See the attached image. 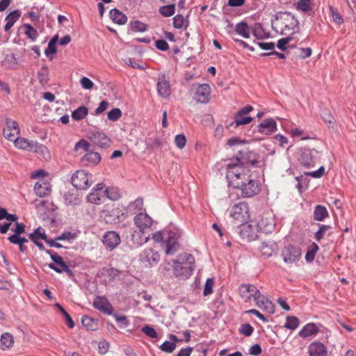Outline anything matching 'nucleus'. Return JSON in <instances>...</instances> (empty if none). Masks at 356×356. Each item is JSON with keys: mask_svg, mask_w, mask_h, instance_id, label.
<instances>
[{"mask_svg": "<svg viewBox=\"0 0 356 356\" xmlns=\"http://www.w3.org/2000/svg\"><path fill=\"white\" fill-rule=\"evenodd\" d=\"M211 88L209 84L203 83L198 86L194 99L200 103L206 104L210 100Z\"/></svg>", "mask_w": 356, "mask_h": 356, "instance_id": "obj_16", "label": "nucleus"}, {"mask_svg": "<svg viewBox=\"0 0 356 356\" xmlns=\"http://www.w3.org/2000/svg\"><path fill=\"white\" fill-rule=\"evenodd\" d=\"M331 229L328 225H321L318 229L314 234V238L316 241L320 242L325 236L326 232Z\"/></svg>", "mask_w": 356, "mask_h": 356, "instance_id": "obj_50", "label": "nucleus"}, {"mask_svg": "<svg viewBox=\"0 0 356 356\" xmlns=\"http://www.w3.org/2000/svg\"><path fill=\"white\" fill-rule=\"evenodd\" d=\"M252 121V118L250 116H238L236 113L234 115V120L230 122L227 127L229 128L234 125L235 127H238L241 125L248 124Z\"/></svg>", "mask_w": 356, "mask_h": 356, "instance_id": "obj_37", "label": "nucleus"}, {"mask_svg": "<svg viewBox=\"0 0 356 356\" xmlns=\"http://www.w3.org/2000/svg\"><path fill=\"white\" fill-rule=\"evenodd\" d=\"M34 191L38 196L40 197H47L51 193V185L47 181L40 180L35 183Z\"/></svg>", "mask_w": 356, "mask_h": 356, "instance_id": "obj_24", "label": "nucleus"}, {"mask_svg": "<svg viewBox=\"0 0 356 356\" xmlns=\"http://www.w3.org/2000/svg\"><path fill=\"white\" fill-rule=\"evenodd\" d=\"M120 243V236L115 231H106L102 236V243L108 251H113Z\"/></svg>", "mask_w": 356, "mask_h": 356, "instance_id": "obj_11", "label": "nucleus"}, {"mask_svg": "<svg viewBox=\"0 0 356 356\" xmlns=\"http://www.w3.org/2000/svg\"><path fill=\"white\" fill-rule=\"evenodd\" d=\"M213 279L208 278L206 280L203 294L204 296H207L213 293Z\"/></svg>", "mask_w": 356, "mask_h": 356, "instance_id": "obj_62", "label": "nucleus"}, {"mask_svg": "<svg viewBox=\"0 0 356 356\" xmlns=\"http://www.w3.org/2000/svg\"><path fill=\"white\" fill-rule=\"evenodd\" d=\"M238 189L241 191L243 197H252L260 193L261 186L259 181L252 179L250 175L249 179L243 183V186H240Z\"/></svg>", "mask_w": 356, "mask_h": 356, "instance_id": "obj_9", "label": "nucleus"}, {"mask_svg": "<svg viewBox=\"0 0 356 356\" xmlns=\"http://www.w3.org/2000/svg\"><path fill=\"white\" fill-rule=\"evenodd\" d=\"M173 270L177 277L187 279L193 274L195 268V257L186 252L181 253L173 261Z\"/></svg>", "mask_w": 356, "mask_h": 356, "instance_id": "obj_2", "label": "nucleus"}, {"mask_svg": "<svg viewBox=\"0 0 356 356\" xmlns=\"http://www.w3.org/2000/svg\"><path fill=\"white\" fill-rule=\"evenodd\" d=\"M26 35L31 39L32 41H35L38 37V31L31 24H25L24 25Z\"/></svg>", "mask_w": 356, "mask_h": 356, "instance_id": "obj_47", "label": "nucleus"}, {"mask_svg": "<svg viewBox=\"0 0 356 356\" xmlns=\"http://www.w3.org/2000/svg\"><path fill=\"white\" fill-rule=\"evenodd\" d=\"M88 113V109L85 106H79L72 113L73 120L79 121L84 119Z\"/></svg>", "mask_w": 356, "mask_h": 356, "instance_id": "obj_42", "label": "nucleus"}, {"mask_svg": "<svg viewBox=\"0 0 356 356\" xmlns=\"http://www.w3.org/2000/svg\"><path fill=\"white\" fill-rule=\"evenodd\" d=\"M134 224L138 227L139 230L145 231V229L150 228L152 225V219L144 213H138L134 219Z\"/></svg>", "mask_w": 356, "mask_h": 356, "instance_id": "obj_18", "label": "nucleus"}, {"mask_svg": "<svg viewBox=\"0 0 356 356\" xmlns=\"http://www.w3.org/2000/svg\"><path fill=\"white\" fill-rule=\"evenodd\" d=\"M239 292L243 298L250 300L259 296V290L252 284H242L239 287Z\"/></svg>", "mask_w": 356, "mask_h": 356, "instance_id": "obj_20", "label": "nucleus"}, {"mask_svg": "<svg viewBox=\"0 0 356 356\" xmlns=\"http://www.w3.org/2000/svg\"><path fill=\"white\" fill-rule=\"evenodd\" d=\"M122 116V111L118 108L111 109L107 113V118L109 120L117 121Z\"/></svg>", "mask_w": 356, "mask_h": 356, "instance_id": "obj_57", "label": "nucleus"}, {"mask_svg": "<svg viewBox=\"0 0 356 356\" xmlns=\"http://www.w3.org/2000/svg\"><path fill=\"white\" fill-rule=\"evenodd\" d=\"M313 152H315L316 153L318 152L314 149H310L307 148H305L301 151L300 157L298 159V161L301 165L307 168H312L315 165L316 159L313 156Z\"/></svg>", "mask_w": 356, "mask_h": 356, "instance_id": "obj_15", "label": "nucleus"}, {"mask_svg": "<svg viewBox=\"0 0 356 356\" xmlns=\"http://www.w3.org/2000/svg\"><path fill=\"white\" fill-rule=\"evenodd\" d=\"M38 79L39 81L40 84L42 86H46L49 81V69L47 66L44 65L41 67V69L38 72Z\"/></svg>", "mask_w": 356, "mask_h": 356, "instance_id": "obj_40", "label": "nucleus"}, {"mask_svg": "<svg viewBox=\"0 0 356 356\" xmlns=\"http://www.w3.org/2000/svg\"><path fill=\"white\" fill-rule=\"evenodd\" d=\"M46 253L50 256L51 260L54 261L53 264L57 266L58 264L64 261L63 257L60 256L57 252H52L51 250H46Z\"/></svg>", "mask_w": 356, "mask_h": 356, "instance_id": "obj_63", "label": "nucleus"}, {"mask_svg": "<svg viewBox=\"0 0 356 356\" xmlns=\"http://www.w3.org/2000/svg\"><path fill=\"white\" fill-rule=\"evenodd\" d=\"M29 149L26 151H30L35 153L40 154L46 160L50 158V154L48 148L42 144L38 143L36 141L29 140L28 145Z\"/></svg>", "mask_w": 356, "mask_h": 356, "instance_id": "obj_23", "label": "nucleus"}, {"mask_svg": "<svg viewBox=\"0 0 356 356\" xmlns=\"http://www.w3.org/2000/svg\"><path fill=\"white\" fill-rule=\"evenodd\" d=\"M300 324V321L296 316H288L286 318L284 327L289 330H294Z\"/></svg>", "mask_w": 356, "mask_h": 356, "instance_id": "obj_46", "label": "nucleus"}, {"mask_svg": "<svg viewBox=\"0 0 356 356\" xmlns=\"http://www.w3.org/2000/svg\"><path fill=\"white\" fill-rule=\"evenodd\" d=\"M309 356H327L326 346L320 341H313L308 347Z\"/></svg>", "mask_w": 356, "mask_h": 356, "instance_id": "obj_19", "label": "nucleus"}, {"mask_svg": "<svg viewBox=\"0 0 356 356\" xmlns=\"http://www.w3.org/2000/svg\"><path fill=\"white\" fill-rule=\"evenodd\" d=\"M104 193L108 199L113 201L118 200L121 197L120 190L117 187L106 188Z\"/></svg>", "mask_w": 356, "mask_h": 356, "instance_id": "obj_39", "label": "nucleus"}, {"mask_svg": "<svg viewBox=\"0 0 356 356\" xmlns=\"http://www.w3.org/2000/svg\"><path fill=\"white\" fill-rule=\"evenodd\" d=\"M254 332L253 327L249 323H244L241 325L240 332L245 337H250Z\"/></svg>", "mask_w": 356, "mask_h": 356, "instance_id": "obj_64", "label": "nucleus"}, {"mask_svg": "<svg viewBox=\"0 0 356 356\" xmlns=\"http://www.w3.org/2000/svg\"><path fill=\"white\" fill-rule=\"evenodd\" d=\"M274 227L273 223L266 224L264 219H261L259 222L252 224L242 223L239 227V234L243 238H246L248 241H254L259 238L258 233L271 232Z\"/></svg>", "mask_w": 356, "mask_h": 356, "instance_id": "obj_3", "label": "nucleus"}, {"mask_svg": "<svg viewBox=\"0 0 356 356\" xmlns=\"http://www.w3.org/2000/svg\"><path fill=\"white\" fill-rule=\"evenodd\" d=\"M139 260L145 268H151L157 265L160 261V255L152 248L145 249L139 255Z\"/></svg>", "mask_w": 356, "mask_h": 356, "instance_id": "obj_10", "label": "nucleus"}, {"mask_svg": "<svg viewBox=\"0 0 356 356\" xmlns=\"http://www.w3.org/2000/svg\"><path fill=\"white\" fill-rule=\"evenodd\" d=\"M329 9L332 14L333 21L339 25L343 24V19L341 14L331 5L329 6Z\"/></svg>", "mask_w": 356, "mask_h": 356, "instance_id": "obj_58", "label": "nucleus"}, {"mask_svg": "<svg viewBox=\"0 0 356 356\" xmlns=\"http://www.w3.org/2000/svg\"><path fill=\"white\" fill-rule=\"evenodd\" d=\"M226 178L229 185L238 189L243 183L249 179L251 175V171L247 166H242L234 164L233 161H229L227 165Z\"/></svg>", "mask_w": 356, "mask_h": 356, "instance_id": "obj_1", "label": "nucleus"}, {"mask_svg": "<svg viewBox=\"0 0 356 356\" xmlns=\"http://www.w3.org/2000/svg\"><path fill=\"white\" fill-rule=\"evenodd\" d=\"M235 31L244 38H249L250 37V27L245 22H241L236 24L235 26Z\"/></svg>", "mask_w": 356, "mask_h": 356, "instance_id": "obj_34", "label": "nucleus"}, {"mask_svg": "<svg viewBox=\"0 0 356 356\" xmlns=\"http://www.w3.org/2000/svg\"><path fill=\"white\" fill-rule=\"evenodd\" d=\"M29 237L31 241H39L40 239L45 241L47 238L44 229L41 227H37L33 232L29 234Z\"/></svg>", "mask_w": 356, "mask_h": 356, "instance_id": "obj_41", "label": "nucleus"}, {"mask_svg": "<svg viewBox=\"0 0 356 356\" xmlns=\"http://www.w3.org/2000/svg\"><path fill=\"white\" fill-rule=\"evenodd\" d=\"M280 256L283 261L287 265L297 264L302 257L301 248L294 244H286L282 249Z\"/></svg>", "mask_w": 356, "mask_h": 356, "instance_id": "obj_7", "label": "nucleus"}, {"mask_svg": "<svg viewBox=\"0 0 356 356\" xmlns=\"http://www.w3.org/2000/svg\"><path fill=\"white\" fill-rule=\"evenodd\" d=\"M249 207L245 202H239L236 204L231 211V216L236 220L243 223L249 218Z\"/></svg>", "mask_w": 356, "mask_h": 356, "instance_id": "obj_12", "label": "nucleus"}, {"mask_svg": "<svg viewBox=\"0 0 356 356\" xmlns=\"http://www.w3.org/2000/svg\"><path fill=\"white\" fill-rule=\"evenodd\" d=\"M90 139L94 144L104 149L109 147L111 143V138L106 134L101 131L92 132Z\"/></svg>", "mask_w": 356, "mask_h": 356, "instance_id": "obj_17", "label": "nucleus"}, {"mask_svg": "<svg viewBox=\"0 0 356 356\" xmlns=\"http://www.w3.org/2000/svg\"><path fill=\"white\" fill-rule=\"evenodd\" d=\"M165 238L163 248L168 255L175 254L181 247L179 240L181 232L176 227H167L165 229Z\"/></svg>", "mask_w": 356, "mask_h": 356, "instance_id": "obj_5", "label": "nucleus"}, {"mask_svg": "<svg viewBox=\"0 0 356 356\" xmlns=\"http://www.w3.org/2000/svg\"><path fill=\"white\" fill-rule=\"evenodd\" d=\"M5 65H8V68L14 69L18 65V58L15 54H7L4 59Z\"/></svg>", "mask_w": 356, "mask_h": 356, "instance_id": "obj_49", "label": "nucleus"}, {"mask_svg": "<svg viewBox=\"0 0 356 356\" xmlns=\"http://www.w3.org/2000/svg\"><path fill=\"white\" fill-rule=\"evenodd\" d=\"M1 347L3 350L13 346L14 341L13 337L8 332L3 333L0 339Z\"/></svg>", "mask_w": 356, "mask_h": 356, "instance_id": "obj_43", "label": "nucleus"}, {"mask_svg": "<svg viewBox=\"0 0 356 356\" xmlns=\"http://www.w3.org/2000/svg\"><path fill=\"white\" fill-rule=\"evenodd\" d=\"M319 332L318 326L314 323H309L303 326L299 331L298 335L302 338H307Z\"/></svg>", "mask_w": 356, "mask_h": 356, "instance_id": "obj_26", "label": "nucleus"}, {"mask_svg": "<svg viewBox=\"0 0 356 356\" xmlns=\"http://www.w3.org/2000/svg\"><path fill=\"white\" fill-rule=\"evenodd\" d=\"M314 4L313 1H297L296 8L303 13H309L313 10Z\"/></svg>", "mask_w": 356, "mask_h": 356, "instance_id": "obj_45", "label": "nucleus"}, {"mask_svg": "<svg viewBox=\"0 0 356 356\" xmlns=\"http://www.w3.org/2000/svg\"><path fill=\"white\" fill-rule=\"evenodd\" d=\"M54 305L63 314L68 327L70 329L74 328L75 325L74 322L72 320V317L70 316V314L67 312V311L59 303H56Z\"/></svg>", "mask_w": 356, "mask_h": 356, "instance_id": "obj_44", "label": "nucleus"}, {"mask_svg": "<svg viewBox=\"0 0 356 356\" xmlns=\"http://www.w3.org/2000/svg\"><path fill=\"white\" fill-rule=\"evenodd\" d=\"M101 273L102 275L108 276L110 277V280H113L120 274V271L115 268H103Z\"/></svg>", "mask_w": 356, "mask_h": 356, "instance_id": "obj_51", "label": "nucleus"}, {"mask_svg": "<svg viewBox=\"0 0 356 356\" xmlns=\"http://www.w3.org/2000/svg\"><path fill=\"white\" fill-rule=\"evenodd\" d=\"M159 12L163 17H168L172 16L175 13V5L170 4L167 6H161L159 8Z\"/></svg>", "mask_w": 356, "mask_h": 356, "instance_id": "obj_48", "label": "nucleus"}, {"mask_svg": "<svg viewBox=\"0 0 356 356\" xmlns=\"http://www.w3.org/2000/svg\"><path fill=\"white\" fill-rule=\"evenodd\" d=\"M257 130L260 134L270 136L277 131V122L272 118H266L257 126Z\"/></svg>", "mask_w": 356, "mask_h": 356, "instance_id": "obj_14", "label": "nucleus"}, {"mask_svg": "<svg viewBox=\"0 0 356 356\" xmlns=\"http://www.w3.org/2000/svg\"><path fill=\"white\" fill-rule=\"evenodd\" d=\"M57 46L54 43H48L47 48L44 51L45 56L49 58V60H52L54 55L57 53Z\"/></svg>", "mask_w": 356, "mask_h": 356, "instance_id": "obj_52", "label": "nucleus"}, {"mask_svg": "<svg viewBox=\"0 0 356 356\" xmlns=\"http://www.w3.org/2000/svg\"><path fill=\"white\" fill-rule=\"evenodd\" d=\"M120 211L118 209H113L104 211V218L107 223L117 224L121 222L120 216Z\"/></svg>", "mask_w": 356, "mask_h": 356, "instance_id": "obj_27", "label": "nucleus"}, {"mask_svg": "<svg viewBox=\"0 0 356 356\" xmlns=\"http://www.w3.org/2000/svg\"><path fill=\"white\" fill-rule=\"evenodd\" d=\"M320 116L323 122L327 124L329 129L337 130V127L334 118L328 108H321Z\"/></svg>", "mask_w": 356, "mask_h": 356, "instance_id": "obj_25", "label": "nucleus"}, {"mask_svg": "<svg viewBox=\"0 0 356 356\" xmlns=\"http://www.w3.org/2000/svg\"><path fill=\"white\" fill-rule=\"evenodd\" d=\"M259 155L254 151L245 148L238 151L236 156L230 159L234 164L246 166L251 165L254 167H259V161L258 160Z\"/></svg>", "mask_w": 356, "mask_h": 356, "instance_id": "obj_6", "label": "nucleus"}, {"mask_svg": "<svg viewBox=\"0 0 356 356\" xmlns=\"http://www.w3.org/2000/svg\"><path fill=\"white\" fill-rule=\"evenodd\" d=\"M275 20L282 21L281 35H286L291 31L295 35L300 31V22L298 19L289 12H277L273 16Z\"/></svg>", "mask_w": 356, "mask_h": 356, "instance_id": "obj_4", "label": "nucleus"}, {"mask_svg": "<svg viewBox=\"0 0 356 356\" xmlns=\"http://www.w3.org/2000/svg\"><path fill=\"white\" fill-rule=\"evenodd\" d=\"M91 175L85 170H78L72 176V186L77 190H86L92 184L90 181Z\"/></svg>", "mask_w": 356, "mask_h": 356, "instance_id": "obj_8", "label": "nucleus"}, {"mask_svg": "<svg viewBox=\"0 0 356 356\" xmlns=\"http://www.w3.org/2000/svg\"><path fill=\"white\" fill-rule=\"evenodd\" d=\"M177 347V344L171 342L170 341H165L160 346L159 348L165 353H171Z\"/></svg>", "mask_w": 356, "mask_h": 356, "instance_id": "obj_54", "label": "nucleus"}, {"mask_svg": "<svg viewBox=\"0 0 356 356\" xmlns=\"http://www.w3.org/2000/svg\"><path fill=\"white\" fill-rule=\"evenodd\" d=\"M90 146V143L86 140L81 139L75 144L74 150L76 152L82 148L85 152H88Z\"/></svg>", "mask_w": 356, "mask_h": 356, "instance_id": "obj_61", "label": "nucleus"}, {"mask_svg": "<svg viewBox=\"0 0 356 356\" xmlns=\"http://www.w3.org/2000/svg\"><path fill=\"white\" fill-rule=\"evenodd\" d=\"M20 15L21 13L19 10H15L8 15L6 17V23L4 26V31L6 32L9 31L17 20L20 17Z\"/></svg>", "mask_w": 356, "mask_h": 356, "instance_id": "obj_30", "label": "nucleus"}, {"mask_svg": "<svg viewBox=\"0 0 356 356\" xmlns=\"http://www.w3.org/2000/svg\"><path fill=\"white\" fill-rule=\"evenodd\" d=\"M157 90L160 96L163 98L168 97L171 93L170 83L165 79V76H159L157 82Z\"/></svg>", "mask_w": 356, "mask_h": 356, "instance_id": "obj_21", "label": "nucleus"}, {"mask_svg": "<svg viewBox=\"0 0 356 356\" xmlns=\"http://www.w3.org/2000/svg\"><path fill=\"white\" fill-rule=\"evenodd\" d=\"M109 14L111 19L115 24L123 25L127 22V17L117 8L111 9Z\"/></svg>", "mask_w": 356, "mask_h": 356, "instance_id": "obj_29", "label": "nucleus"}, {"mask_svg": "<svg viewBox=\"0 0 356 356\" xmlns=\"http://www.w3.org/2000/svg\"><path fill=\"white\" fill-rule=\"evenodd\" d=\"M173 26L175 29H180L188 26V23L185 24V19L182 15H177L173 17Z\"/></svg>", "mask_w": 356, "mask_h": 356, "instance_id": "obj_53", "label": "nucleus"}, {"mask_svg": "<svg viewBox=\"0 0 356 356\" xmlns=\"http://www.w3.org/2000/svg\"><path fill=\"white\" fill-rule=\"evenodd\" d=\"M329 216L328 211L325 207L318 204L314 207V220L316 221H323Z\"/></svg>", "mask_w": 356, "mask_h": 356, "instance_id": "obj_31", "label": "nucleus"}, {"mask_svg": "<svg viewBox=\"0 0 356 356\" xmlns=\"http://www.w3.org/2000/svg\"><path fill=\"white\" fill-rule=\"evenodd\" d=\"M81 323L88 330L95 331L98 329L97 321L87 315L82 316Z\"/></svg>", "mask_w": 356, "mask_h": 356, "instance_id": "obj_33", "label": "nucleus"}, {"mask_svg": "<svg viewBox=\"0 0 356 356\" xmlns=\"http://www.w3.org/2000/svg\"><path fill=\"white\" fill-rule=\"evenodd\" d=\"M252 34L258 40L268 38L270 33L266 32L263 26L260 23H256L252 29Z\"/></svg>", "mask_w": 356, "mask_h": 356, "instance_id": "obj_35", "label": "nucleus"}, {"mask_svg": "<svg viewBox=\"0 0 356 356\" xmlns=\"http://www.w3.org/2000/svg\"><path fill=\"white\" fill-rule=\"evenodd\" d=\"M129 26L131 32H145L148 29V25L138 19L131 21Z\"/></svg>", "mask_w": 356, "mask_h": 356, "instance_id": "obj_36", "label": "nucleus"}, {"mask_svg": "<svg viewBox=\"0 0 356 356\" xmlns=\"http://www.w3.org/2000/svg\"><path fill=\"white\" fill-rule=\"evenodd\" d=\"M148 240L149 236H145L144 235V231H134L131 234V241L136 246L142 245L143 244L147 243Z\"/></svg>", "mask_w": 356, "mask_h": 356, "instance_id": "obj_32", "label": "nucleus"}, {"mask_svg": "<svg viewBox=\"0 0 356 356\" xmlns=\"http://www.w3.org/2000/svg\"><path fill=\"white\" fill-rule=\"evenodd\" d=\"M318 250H319L318 245L314 242L312 243V244L307 248V252H306V254L305 257V261L307 263H312V261H314L316 254Z\"/></svg>", "mask_w": 356, "mask_h": 356, "instance_id": "obj_38", "label": "nucleus"}, {"mask_svg": "<svg viewBox=\"0 0 356 356\" xmlns=\"http://www.w3.org/2000/svg\"><path fill=\"white\" fill-rule=\"evenodd\" d=\"M87 199L89 202L94 204H102V198L101 195L99 193H97L95 191H92L91 193H90L88 196Z\"/></svg>", "mask_w": 356, "mask_h": 356, "instance_id": "obj_55", "label": "nucleus"}, {"mask_svg": "<svg viewBox=\"0 0 356 356\" xmlns=\"http://www.w3.org/2000/svg\"><path fill=\"white\" fill-rule=\"evenodd\" d=\"M142 332L150 338L155 339L158 337V334L155 329L150 325H145L141 329Z\"/></svg>", "mask_w": 356, "mask_h": 356, "instance_id": "obj_60", "label": "nucleus"}, {"mask_svg": "<svg viewBox=\"0 0 356 356\" xmlns=\"http://www.w3.org/2000/svg\"><path fill=\"white\" fill-rule=\"evenodd\" d=\"M101 155L97 152H86V154L81 159V163L87 166H95L101 161Z\"/></svg>", "mask_w": 356, "mask_h": 356, "instance_id": "obj_22", "label": "nucleus"}, {"mask_svg": "<svg viewBox=\"0 0 356 356\" xmlns=\"http://www.w3.org/2000/svg\"><path fill=\"white\" fill-rule=\"evenodd\" d=\"M29 144V140L25 138L18 137L15 140V145L22 149L26 150L29 149L28 145Z\"/></svg>", "mask_w": 356, "mask_h": 356, "instance_id": "obj_59", "label": "nucleus"}, {"mask_svg": "<svg viewBox=\"0 0 356 356\" xmlns=\"http://www.w3.org/2000/svg\"><path fill=\"white\" fill-rule=\"evenodd\" d=\"M277 250V245L273 241L263 242L259 247L262 255L270 257Z\"/></svg>", "mask_w": 356, "mask_h": 356, "instance_id": "obj_28", "label": "nucleus"}, {"mask_svg": "<svg viewBox=\"0 0 356 356\" xmlns=\"http://www.w3.org/2000/svg\"><path fill=\"white\" fill-rule=\"evenodd\" d=\"M8 240L12 244H24L28 242V239L21 235L12 234L8 236Z\"/></svg>", "mask_w": 356, "mask_h": 356, "instance_id": "obj_56", "label": "nucleus"}, {"mask_svg": "<svg viewBox=\"0 0 356 356\" xmlns=\"http://www.w3.org/2000/svg\"><path fill=\"white\" fill-rule=\"evenodd\" d=\"M94 308L106 315H112L113 307L108 300L104 296H97L92 303Z\"/></svg>", "mask_w": 356, "mask_h": 356, "instance_id": "obj_13", "label": "nucleus"}]
</instances>
